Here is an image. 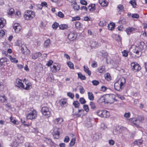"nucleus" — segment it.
<instances>
[{"mask_svg":"<svg viewBox=\"0 0 147 147\" xmlns=\"http://www.w3.org/2000/svg\"><path fill=\"white\" fill-rule=\"evenodd\" d=\"M130 51L131 56L134 58L139 57L142 54V51H141L135 45L132 46L130 48Z\"/></svg>","mask_w":147,"mask_h":147,"instance_id":"1","label":"nucleus"},{"mask_svg":"<svg viewBox=\"0 0 147 147\" xmlns=\"http://www.w3.org/2000/svg\"><path fill=\"white\" fill-rule=\"evenodd\" d=\"M126 80L123 77H121L114 84V88L117 91H120L123 88V85L125 84Z\"/></svg>","mask_w":147,"mask_h":147,"instance_id":"2","label":"nucleus"},{"mask_svg":"<svg viewBox=\"0 0 147 147\" xmlns=\"http://www.w3.org/2000/svg\"><path fill=\"white\" fill-rule=\"evenodd\" d=\"M144 120V117L142 116H138V118H132L130 119V121L133 123L134 124L136 127L139 126L140 123Z\"/></svg>","mask_w":147,"mask_h":147,"instance_id":"3","label":"nucleus"},{"mask_svg":"<svg viewBox=\"0 0 147 147\" xmlns=\"http://www.w3.org/2000/svg\"><path fill=\"white\" fill-rule=\"evenodd\" d=\"M41 111L43 115L46 118H48L51 115V109L47 107H42Z\"/></svg>","mask_w":147,"mask_h":147,"instance_id":"4","label":"nucleus"},{"mask_svg":"<svg viewBox=\"0 0 147 147\" xmlns=\"http://www.w3.org/2000/svg\"><path fill=\"white\" fill-rule=\"evenodd\" d=\"M37 116V112L34 109L30 110L26 114V117L27 119L30 120L35 119Z\"/></svg>","mask_w":147,"mask_h":147,"instance_id":"5","label":"nucleus"},{"mask_svg":"<svg viewBox=\"0 0 147 147\" xmlns=\"http://www.w3.org/2000/svg\"><path fill=\"white\" fill-rule=\"evenodd\" d=\"M96 113L98 116L102 117L107 118L110 116L109 112L105 110L98 111Z\"/></svg>","mask_w":147,"mask_h":147,"instance_id":"6","label":"nucleus"},{"mask_svg":"<svg viewBox=\"0 0 147 147\" xmlns=\"http://www.w3.org/2000/svg\"><path fill=\"white\" fill-rule=\"evenodd\" d=\"M24 17L27 20H30L33 18L35 16L34 12L31 10H27L25 12Z\"/></svg>","mask_w":147,"mask_h":147,"instance_id":"7","label":"nucleus"},{"mask_svg":"<svg viewBox=\"0 0 147 147\" xmlns=\"http://www.w3.org/2000/svg\"><path fill=\"white\" fill-rule=\"evenodd\" d=\"M115 97V96L114 94L109 95L106 97V101L107 103H113L117 101Z\"/></svg>","mask_w":147,"mask_h":147,"instance_id":"8","label":"nucleus"},{"mask_svg":"<svg viewBox=\"0 0 147 147\" xmlns=\"http://www.w3.org/2000/svg\"><path fill=\"white\" fill-rule=\"evenodd\" d=\"M84 110L83 109L78 110L76 109H73L72 115L73 117L76 116V117H80L81 116L82 113H83Z\"/></svg>","mask_w":147,"mask_h":147,"instance_id":"9","label":"nucleus"},{"mask_svg":"<svg viewBox=\"0 0 147 147\" xmlns=\"http://www.w3.org/2000/svg\"><path fill=\"white\" fill-rule=\"evenodd\" d=\"M77 36V34L74 32H70L68 34V38L69 41H73L75 40Z\"/></svg>","mask_w":147,"mask_h":147,"instance_id":"10","label":"nucleus"},{"mask_svg":"<svg viewBox=\"0 0 147 147\" xmlns=\"http://www.w3.org/2000/svg\"><path fill=\"white\" fill-rule=\"evenodd\" d=\"M60 130V129L57 127L54 128L52 134L54 138L57 139L59 138Z\"/></svg>","mask_w":147,"mask_h":147,"instance_id":"11","label":"nucleus"},{"mask_svg":"<svg viewBox=\"0 0 147 147\" xmlns=\"http://www.w3.org/2000/svg\"><path fill=\"white\" fill-rule=\"evenodd\" d=\"M61 66L60 65L57 63H54L53 67L51 68V70L53 73H55L59 71L60 69Z\"/></svg>","mask_w":147,"mask_h":147,"instance_id":"12","label":"nucleus"},{"mask_svg":"<svg viewBox=\"0 0 147 147\" xmlns=\"http://www.w3.org/2000/svg\"><path fill=\"white\" fill-rule=\"evenodd\" d=\"M131 69L135 71H138L141 69V67L139 65L135 63H132L131 64Z\"/></svg>","mask_w":147,"mask_h":147,"instance_id":"13","label":"nucleus"},{"mask_svg":"<svg viewBox=\"0 0 147 147\" xmlns=\"http://www.w3.org/2000/svg\"><path fill=\"white\" fill-rule=\"evenodd\" d=\"M15 138L16 140H17V141L19 144L23 143L24 141V137L20 134H18Z\"/></svg>","mask_w":147,"mask_h":147,"instance_id":"14","label":"nucleus"},{"mask_svg":"<svg viewBox=\"0 0 147 147\" xmlns=\"http://www.w3.org/2000/svg\"><path fill=\"white\" fill-rule=\"evenodd\" d=\"M136 46L141 51H142L143 50L145 49L146 48V45L143 42H139L138 44V45Z\"/></svg>","mask_w":147,"mask_h":147,"instance_id":"15","label":"nucleus"},{"mask_svg":"<svg viewBox=\"0 0 147 147\" xmlns=\"http://www.w3.org/2000/svg\"><path fill=\"white\" fill-rule=\"evenodd\" d=\"M13 28L16 33L19 32L21 29V26L18 23H15L13 26Z\"/></svg>","mask_w":147,"mask_h":147,"instance_id":"16","label":"nucleus"},{"mask_svg":"<svg viewBox=\"0 0 147 147\" xmlns=\"http://www.w3.org/2000/svg\"><path fill=\"white\" fill-rule=\"evenodd\" d=\"M72 3L71 5L73 7V8L75 11H77L80 9V6L78 5L76 0H74L71 2Z\"/></svg>","mask_w":147,"mask_h":147,"instance_id":"17","label":"nucleus"},{"mask_svg":"<svg viewBox=\"0 0 147 147\" xmlns=\"http://www.w3.org/2000/svg\"><path fill=\"white\" fill-rule=\"evenodd\" d=\"M16 83L17 85H16V86L18 87H21L22 88H24V85L23 83H22V80L19 79H17L16 80Z\"/></svg>","mask_w":147,"mask_h":147,"instance_id":"18","label":"nucleus"},{"mask_svg":"<svg viewBox=\"0 0 147 147\" xmlns=\"http://www.w3.org/2000/svg\"><path fill=\"white\" fill-rule=\"evenodd\" d=\"M42 55L41 53L40 52L35 53L32 55V57L33 59H36L38 57L41 56Z\"/></svg>","mask_w":147,"mask_h":147,"instance_id":"19","label":"nucleus"},{"mask_svg":"<svg viewBox=\"0 0 147 147\" xmlns=\"http://www.w3.org/2000/svg\"><path fill=\"white\" fill-rule=\"evenodd\" d=\"M101 137V134L99 133H96L93 136V139L95 140H97L99 139V138Z\"/></svg>","mask_w":147,"mask_h":147,"instance_id":"20","label":"nucleus"},{"mask_svg":"<svg viewBox=\"0 0 147 147\" xmlns=\"http://www.w3.org/2000/svg\"><path fill=\"white\" fill-rule=\"evenodd\" d=\"M99 2L102 7L107 6L108 4V2L106 0H99Z\"/></svg>","mask_w":147,"mask_h":147,"instance_id":"21","label":"nucleus"},{"mask_svg":"<svg viewBox=\"0 0 147 147\" xmlns=\"http://www.w3.org/2000/svg\"><path fill=\"white\" fill-rule=\"evenodd\" d=\"M63 119L61 118H59L56 119L54 121V123L56 124H61L63 122Z\"/></svg>","mask_w":147,"mask_h":147,"instance_id":"22","label":"nucleus"},{"mask_svg":"<svg viewBox=\"0 0 147 147\" xmlns=\"http://www.w3.org/2000/svg\"><path fill=\"white\" fill-rule=\"evenodd\" d=\"M6 21L3 18H0V28H3L6 24Z\"/></svg>","mask_w":147,"mask_h":147,"instance_id":"23","label":"nucleus"},{"mask_svg":"<svg viewBox=\"0 0 147 147\" xmlns=\"http://www.w3.org/2000/svg\"><path fill=\"white\" fill-rule=\"evenodd\" d=\"M98 70L100 73H105L106 71V69L105 66L104 65L100 66L98 68Z\"/></svg>","mask_w":147,"mask_h":147,"instance_id":"24","label":"nucleus"},{"mask_svg":"<svg viewBox=\"0 0 147 147\" xmlns=\"http://www.w3.org/2000/svg\"><path fill=\"white\" fill-rule=\"evenodd\" d=\"M51 42L49 39L46 40L44 42V47L45 48H48L51 45Z\"/></svg>","mask_w":147,"mask_h":147,"instance_id":"25","label":"nucleus"},{"mask_svg":"<svg viewBox=\"0 0 147 147\" xmlns=\"http://www.w3.org/2000/svg\"><path fill=\"white\" fill-rule=\"evenodd\" d=\"M136 29L133 27H129L127 28L126 29V32L128 34H129L132 32L133 31H135Z\"/></svg>","mask_w":147,"mask_h":147,"instance_id":"26","label":"nucleus"},{"mask_svg":"<svg viewBox=\"0 0 147 147\" xmlns=\"http://www.w3.org/2000/svg\"><path fill=\"white\" fill-rule=\"evenodd\" d=\"M19 143L18 142L17 140H16L14 138V139L13 140L12 143H11V146L12 147H16L18 145Z\"/></svg>","mask_w":147,"mask_h":147,"instance_id":"27","label":"nucleus"},{"mask_svg":"<svg viewBox=\"0 0 147 147\" xmlns=\"http://www.w3.org/2000/svg\"><path fill=\"white\" fill-rule=\"evenodd\" d=\"M26 86L25 88H24H24H23V89L26 90H28L32 88V84L30 83L28 81H26Z\"/></svg>","mask_w":147,"mask_h":147,"instance_id":"28","label":"nucleus"},{"mask_svg":"<svg viewBox=\"0 0 147 147\" xmlns=\"http://www.w3.org/2000/svg\"><path fill=\"white\" fill-rule=\"evenodd\" d=\"M91 46L92 47H98L99 44L95 41H91L90 42Z\"/></svg>","mask_w":147,"mask_h":147,"instance_id":"29","label":"nucleus"},{"mask_svg":"<svg viewBox=\"0 0 147 147\" xmlns=\"http://www.w3.org/2000/svg\"><path fill=\"white\" fill-rule=\"evenodd\" d=\"M84 71L89 76L91 75V71L89 70V69L87 66H86L85 65H84Z\"/></svg>","mask_w":147,"mask_h":147,"instance_id":"30","label":"nucleus"},{"mask_svg":"<svg viewBox=\"0 0 147 147\" xmlns=\"http://www.w3.org/2000/svg\"><path fill=\"white\" fill-rule=\"evenodd\" d=\"M115 24L114 23H111L108 26V29L110 30H113L114 29Z\"/></svg>","mask_w":147,"mask_h":147,"instance_id":"31","label":"nucleus"},{"mask_svg":"<svg viewBox=\"0 0 147 147\" xmlns=\"http://www.w3.org/2000/svg\"><path fill=\"white\" fill-rule=\"evenodd\" d=\"M105 101H106V98L103 96L99 98L97 100V102L99 103H101L105 102Z\"/></svg>","mask_w":147,"mask_h":147,"instance_id":"32","label":"nucleus"},{"mask_svg":"<svg viewBox=\"0 0 147 147\" xmlns=\"http://www.w3.org/2000/svg\"><path fill=\"white\" fill-rule=\"evenodd\" d=\"M60 105L62 107L66 106L67 105V103L65 100H61L60 101Z\"/></svg>","mask_w":147,"mask_h":147,"instance_id":"33","label":"nucleus"},{"mask_svg":"<svg viewBox=\"0 0 147 147\" xmlns=\"http://www.w3.org/2000/svg\"><path fill=\"white\" fill-rule=\"evenodd\" d=\"M88 98L91 100H93L94 99V96L92 92H88Z\"/></svg>","mask_w":147,"mask_h":147,"instance_id":"34","label":"nucleus"},{"mask_svg":"<svg viewBox=\"0 0 147 147\" xmlns=\"http://www.w3.org/2000/svg\"><path fill=\"white\" fill-rule=\"evenodd\" d=\"M117 7L118 9V12H121L124 11V7H123V5H122L119 4L118 5Z\"/></svg>","mask_w":147,"mask_h":147,"instance_id":"35","label":"nucleus"},{"mask_svg":"<svg viewBox=\"0 0 147 147\" xmlns=\"http://www.w3.org/2000/svg\"><path fill=\"white\" fill-rule=\"evenodd\" d=\"M95 5L94 4H90L89 6H88V8H89V10L90 11H93L95 10Z\"/></svg>","mask_w":147,"mask_h":147,"instance_id":"36","label":"nucleus"},{"mask_svg":"<svg viewBox=\"0 0 147 147\" xmlns=\"http://www.w3.org/2000/svg\"><path fill=\"white\" fill-rule=\"evenodd\" d=\"M25 47L27 49V53L25 51H24V48L23 47V46H22L21 48V50L22 53L24 54H27L28 53H28H29L30 52V50L29 49H28L26 47Z\"/></svg>","mask_w":147,"mask_h":147,"instance_id":"37","label":"nucleus"},{"mask_svg":"<svg viewBox=\"0 0 147 147\" xmlns=\"http://www.w3.org/2000/svg\"><path fill=\"white\" fill-rule=\"evenodd\" d=\"M75 26L78 29H80L82 27V24L79 22H76L75 24Z\"/></svg>","mask_w":147,"mask_h":147,"instance_id":"38","label":"nucleus"},{"mask_svg":"<svg viewBox=\"0 0 147 147\" xmlns=\"http://www.w3.org/2000/svg\"><path fill=\"white\" fill-rule=\"evenodd\" d=\"M7 100V99L4 95L1 96L0 95V101L2 102H4Z\"/></svg>","mask_w":147,"mask_h":147,"instance_id":"39","label":"nucleus"},{"mask_svg":"<svg viewBox=\"0 0 147 147\" xmlns=\"http://www.w3.org/2000/svg\"><path fill=\"white\" fill-rule=\"evenodd\" d=\"M129 3L134 8H135L136 6V3L135 0H132L129 1Z\"/></svg>","mask_w":147,"mask_h":147,"instance_id":"40","label":"nucleus"},{"mask_svg":"<svg viewBox=\"0 0 147 147\" xmlns=\"http://www.w3.org/2000/svg\"><path fill=\"white\" fill-rule=\"evenodd\" d=\"M7 61V59L6 58L4 57L1 58L0 60V65L1 66L3 65V63Z\"/></svg>","mask_w":147,"mask_h":147,"instance_id":"41","label":"nucleus"},{"mask_svg":"<svg viewBox=\"0 0 147 147\" xmlns=\"http://www.w3.org/2000/svg\"><path fill=\"white\" fill-rule=\"evenodd\" d=\"M59 28L61 30L66 29L67 28V26L65 24H62L59 26Z\"/></svg>","mask_w":147,"mask_h":147,"instance_id":"42","label":"nucleus"},{"mask_svg":"<svg viewBox=\"0 0 147 147\" xmlns=\"http://www.w3.org/2000/svg\"><path fill=\"white\" fill-rule=\"evenodd\" d=\"M76 140V137L75 136L74 137L71 141V142L69 143L70 145L71 146H73L75 143V142Z\"/></svg>","mask_w":147,"mask_h":147,"instance_id":"43","label":"nucleus"},{"mask_svg":"<svg viewBox=\"0 0 147 147\" xmlns=\"http://www.w3.org/2000/svg\"><path fill=\"white\" fill-rule=\"evenodd\" d=\"M7 12L8 13L9 15H12L14 12V10L12 8H11L8 10Z\"/></svg>","mask_w":147,"mask_h":147,"instance_id":"44","label":"nucleus"},{"mask_svg":"<svg viewBox=\"0 0 147 147\" xmlns=\"http://www.w3.org/2000/svg\"><path fill=\"white\" fill-rule=\"evenodd\" d=\"M73 105L75 108H78L80 106V103L78 101H75L73 102Z\"/></svg>","mask_w":147,"mask_h":147,"instance_id":"45","label":"nucleus"},{"mask_svg":"<svg viewBox=\"0 0 147 147\" xmlns=\"http://www.w3.org/2000/svg\"><path fill=\"white\" fill-rule=\"evenodd\" d=\"M78 77L82 80H85L86 79L85 76L83 75L80 73H78Z\"/></svg>","mask_w":147,"mask_h":147,"instance_id":"46","label":"nucleus"},{"mask_svg":"<svg viewBox=\"0 0 147 147\" xmlns=\"http://www.w3.org/2000/svg\"><path fill=\"white\" fill-rule=\"evenodd\" d=\"M90 105L91 107V109H94L96 108V106L95 104L92 102H90Z\"/></svg>","mask_w":147,"mask_h":147,"instance_id":"47","label":"nucleus"},{"mask_svg":"<svg viewBox=\"0 0 147 147\" xmlns=\"http://www.w3.org/2000/svg\"><path fill=\"white\" fill-rule=\"evenodd\" d=\"M9 59L11 61L13 62H14L16 63L18 62V60L15 58L12 57L11 56H9Z\"/></svg>","mask_w":147,"mask_h":147,"instance_id":"48","label":"nucleus"},{"mask_svg":"<svg viewBox=\"0 0 147 147\" xmlns=\"http://www.w3.org/2000/svg\"><path fill=\"white\" fill-rule=\"evenodd\" d=\"M91 119H89V122L86 124V126L88 127H90L92 126V123L91 122Z\"/></svg>","mask_w":147,"mask_h":147,"instance_id":"49","label":"nucleus"},{"mask_svg":"<svg viewBox=\"0 0 147 147\" xmlns=\"http://www.w3.org/2000/svg\"><path fill=\"white\" fill-rule=\"evenodd\" d=\"M105 79L108 81H109L111 80V77L109 73H107L105 76Z\"/></svg>","mask_w":147,"mask_h":147,"instance_id":"50","label":"nucleus"},{"mask_svg":"<svg viewBox=\"0 0 147 147\" xmlns=\"http://www.w3.org/2000/svg\"><path fill=\"white\" fill-rule=\"evenodd\" d=\"M83 107L84 110L86 112H88L89 111L88 106L87 105H84L83 106Z\"/></svg>","mask_w":147,"mask_h":147,"instance_id":"51","label":"nucleus"},{"mask_svg":"<svg viewBox=\"0 0 147 147\" xmlns=\"http://www.w3.org/2000/svg\"><path fill=\"white\" fill-rule=\"evenodd\" d=\"M79 101L80 103L82 104H84L86 102L85 100L83 98H80Z\"/></svg>","mask_w":147,"mask_h":147,"instance_id":"52","label":"nucleus"},{"mask_svg":"<svg viewBox=\"0 0 147 147\" xmlns=\"http://www.w3.org/2000/svg\"><path fill=\"white\" fill-rule=\"evenodd\" d=\"M10 121L14 124H18V122L16 120L13 119V117L11 116L10 118Z\"/></svg>","mask_w":147,"mask_h":147,"instance_id":"53","label":"nucleus"},{"mask_svg":"<svg viewBox=\"0 0 147 147\" xmlns=\"http://www.w3.org/2000/svg\"><path fill=\"white\" fill-rule=\"evenodd\" d=\"M142 142V140H136L135 142L138 145H141Z\"/></svg>","mask_w":147,"mask_h":147,"instance_id":"54","label":"nucleus"},{"mask_svg":"<svg viewBox=\"0 0 147 147\" xmlns=\"http://www.w3.org/2000/svg\"><path fill=\"white\" fill-rule=\"evenodd\" d=\"M106 24V23L105 22H104L103 21H100L98 23V25L101 27L104 26Z\"/></svg>","mask_w":147,"mask_h":147,"instance_id":"55","label":"nucleus"},{"mask_svg":"<svg viewBox=\"0 0 147 147\" xmlns=\"http://www.w3.org/2000/svg\"><path fill=\"white\" fill-rule=\"evenodd\" d=\"M59 25V24L58 23L55 22L52 25V27L53 29H56L57 28Z\"/></svg>","mask_w":147,"mask_h":147,"instance_id":"56","label":"nucleus"},{"mask_svg":"<svg viewBox=\"0 0 147 147\" xmlns=\"http://www.w3.org/2000/svg\"><path fill=\"white\" fill-rule=\"evenodd\" d=\"M57 16L61 18H63L64 17V14L61 11H59L58 13Z\"/></svg>","mask_w":147,"mask_h":147,"instance_id":"57","label":"nucleus"},{"mask_svg":"<svg viewBox=\"0 0 147 147\" xmlns=\"http://www.w3.org/2000/svg\"><path fill=\"white\" fill-rule=\"evenodd\" d=\"M67 95L71 98H73L74 97V94L70 92L67 93Z\"/></svg>","mask_w":147,"mask_h":147,"instance_id":"58","label":"nucleus"},{"mask_svg":"<svg viewBox=\"0 0 147 147\" xmlns=\"http://www.w3.org/2000/svg\"><path fill=\"white\" fill-rule=\"evenodd\" d=\"M21 122L25 126H28L29 125L27 124H24V123L26 122V119H25L24 118H22L21 119Z\"/></svg>","mask_w":147,"mask_h":147,"instance_id":"59","label":"nucleus"},{"mask_svg":"<svg viewBox=\"0 0 147 147\" xmlns=\"http://www.w3.org/2000/svg\"><path fill=\"white\" fill-rule=\"evenodd\" d=\"M93 84L94 86H96L99 84L98 81L96 80H94L92 81Z\"/></svg>","mask_w":147,"mask_h":147,"instance_id":"60","label":"nucleus"},{"mask_svg":"<svg viewBox=\"0 0 147 147\" xmlns=\"http://www.w3.org/2000/svg\"><path fill=\"white\" fill-rule=\"evenodd\" d=\"M123 55L125 57H126L128 56V52L126 50H124L122 52Z\"/></svg>","mask_w":147,"mask_h":147,"instance_id":"61","label":"nucleus"},{"mask_svg":"<svg viewBox=\"0 0 147 147\" xmlns=\"http://www.w3.org/2000/svg\"><path fill=\"white\" fill-rule=\"evenodd\" d=\"M67 64L69 67L71 69L74 68V65L71 62H69L67 63Z\"/></svg>","mask_w":147,"mask_h":147,"instance_id":"62","label":"nucleus"},{"mask_svg":"<svg viewBox=\"0 0 147 147\" xmlns=\"http://www.w3.org/2000/svg\"><path fill=\"white\" fill-rule=\"evenodd\" d=\"M131 17L134 18H138L139 17V16L137 14L134 13L132 14Z\"/></svg>","mask_w":147,"mask_h":147,"instance_id":"63","label":"nucleus"},{"mask_svg":"<svg viewBox=\"0 0 147 147\" xmlns=\"http://www.w3.org/2000/svg\"><path fill=\"white\" fill-rule=\"evenodd\" d=\"M80 3L83 5H86L87 4V2L84 0H81L80 1Z\"/></svg>","mask_w":147,"mask_h":147,"instance_id":"64","label":"nucleus"}]
</instances>
